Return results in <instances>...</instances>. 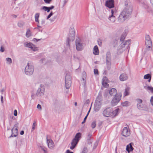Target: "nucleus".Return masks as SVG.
<instances>
[{"label":"nucleus","mask_w":153,"mask_h":153,"mask_svg":"<svg viewBox=\"0 0 153 153\" xmlns=\"http://www.w3.org/2000/svg\"><path fill=\"white\" fill-rule=\"evenodd\" d=\"M25 24L24 22L20 21L18 23V25L19 27H22Z\"/></svg>","instance_id":"nucleus-34"},{"label":"nucleus","mask_w":153,"mask_h":153,"mask_svg":"<svg viewBox=\"0 0 153 153\" xmlns=\"http://www.w3.org/2000/svg\"><path fill=\"white\" fill-rule=\"evenodd\" d=\"M6 61L9 64H11L12 62L11 59L10 58H6Z\"/></svg>","instance_id":"nucleus-39"},{"label":"nucleus","mask_w":153,"mask_h":153,"mask_svg":"<svg viewBox=\"0 0 153 153\" xmlns=\"http://www.w3.org/2000/svg\"><path fill=\"white\" fill-rule=\"evenodd\" d=\"M31 36V33L29 29L27 30L26 33V36L27 37H29Z\"/></svg>","instance_id":"nucleus-31"},{"label":"nucleus","mask_w":153,"mask_h":153,"mask_svg":"<svg viewBox=\"0 0 153 153\" xmlns=\"http://www.w3.org/2000/svg\"><path fill=\"white\" fill-rule=\"evenodd\" d=\"M146 49L147 51H150L152 50V45H146Z\"/></svg>","instance_id":"nucleus-33"},{"label":"nucleus","mask_w":153,"mask_h":153,"mask_svg":"<svg viewBox=\"0 0 153 153\" xmlns=\"http://www.w3.org/2000/svg\"><path fill=\"white\" fill-rule=\"evenodd\" d=\"M48 146L50 149H52L54 146V144L51 139H48L47 138Z\"/></svg>","instance_id":"nucleus-17"},{"label":"nucleus","mask_w":153,"mask_h":153,"mask_svg":"<svg viewBox=\"0 0 153 153\" xmlns=\"http://www.w3.org/2000/svg\"><path fill=\"white\" fill-rule=\"evenodd\" d=\"M88 143L89 144H91V142L90 140V139H88Z\"/></svg>","instance_id":"nucleus-64"},{"label":"nucleus","mask_w":153,"mask_h":153,"mask_svg":"<svg viewBox=\"0 0 153 153\" xmlns=\"http://www.w3.org/2000/svg\"><path fill=\"white\" fill-rule=\"evenodd\" d=\"M144 78L145 79H148L149 78H150L148 80L149 82H150L151 80L150 75L149 74H146L144 76Z\"/></svg>","instance_id":"nucleus-32"},{"label":"nucleus","mask_w":153,"mask_h":153,"mask_svg":"<svg viewBox=\"0 0 153 153\" xmlns=\"http://www.w3.org/2000/svg\"><path fill=\"white\" fill-rule=\"evenodd\" d=\"M101 106L100 105H97V104H94V110L95 111H98L100 109Z\"/></svg>","instance_id":"nucleus-26"},{"label":"nucleus","mask_w":153,"mask_h":153,"mask_svg":"<svg viewBox=\"0 0 153 153\" xmlns=\"http://www.w3.org/2000/svg\"><path fill=\"white\" fill-rule=\"evenodd\" d=\"M152 102H153V97H152L150 99V102L151 104L152 103Z\"/></svg>","instance_id":"nucleus-61"},{"label":"nucleus","mask_w":153,"mask_h":153,"mask_svg":"<svg viewBox=\"0 0 153 153\" xmlns=\"http://www.w3.org/2000/svg\"><path fill=\"white\" fill-rule=\"evenodd\" d=\"M108 92L110 95L113 96L117 94V91L116 89L114 88H112L110 90L108 91Z\"/></svg>","instance_id":"nucleus-18"},{"label":"nucleus","mask_w":153,"mask_h":153,"mask_svg":"<svg viewBox=\"0 0 153 153\" xmlns=\"http://www.w3.org/2000/svg\"><path fill=\"white\" fill-rule=\"evenodd\" d=\"M39 13H36L35 14V21L37 22L38 24H39Z\"/></svg>","instance_id":"nucleus-30"},{"label":"nucleus","mask_w":153,"mask_h":153,"mask_svg":"<svg viewBox=\"0 0 153 153\" xmlns=\"http://www.w3.org/2000/svg\"><path fill=\"white\" fill-rule=\"evenodd\" d=\"M128 78L127 75L125 74H121L120 76V79L121 81H124L127 80Z\"/></svg>","instance_id":"nucleus-19"},{"label":"nucleus","mask_w":153,"mask_h":153,"mask_svg":"<svg viewBox=\"0 0 153 153\" xmlns=\"http://www.w3.org/2000/svg\"><path fill=\"white\" fill-rule=\"evenodd\" d=\"M96 126V121L93 122L91 124V127L92 128H94Z\"/></svg>","instance_id":"nucleus-38"},{"label":"nucleus","mask_w":153,"mask_h":153,"mask_svg":"<svg viewBox=\"0 0 153 153\" xmlns=\"http://www.w3.org/2000/svg\"><path fill=\"white\" fill-rule=\"evenodd\" d=\"M78 142L77 140H76L75 139H73L71 143L70 149L72 150L74 149L76 147Z\"/></svg>","instance_id":"nucleus-15"},{"label":"nucleus","mask_w":153,"mask_h":153,"mask_svg":"<svg viewBox=\"0 0 153 153\" xmlns=\"http://www.w3.org/2000/svg\"><path fill=\"white\" fill-rule=\"evenodd\" d=\"M102 84L105 87H108V85L106 82H105L104 81H102Z\"/></svg>","instance_id":"nucleus-46"},{"label":"nucleus","mask_w":153,"mask_h":153,"mask_svg":"<svg viewBox=\"0 0 153 153\" xmlns=\"http://www.w3.org/2000/svg\"><path fill=\"white\" fill-rule=\"evenodd\" d=\"M1 101L2 103H3V97L2 96H1Z\"/></svg>","instance_id":"nucleus-62"},{"label":"nucleus","mask_w":153,"mask_h":153,"mask_svg":"<svg viewBox=\"0 0 153 153\" xmlns=\"http://www.w3.org/2000/svg\"><path fill=\"white\" fill-rule=\"evenodd\" d=\"M81 134L80 132H79L76 134L74 138L73 139H75L76 140H77V141L78 142L80 138L81 137Z\"/></svg>","instance_id":"nucleus-22"},{"label":"nucleus","mask_w":153,"mask_h":153,"mask_svg":"<svg viewBox=\"0 0 153 153\" xmlns=\"http://www.w3.org/2000/svg\"><path fill=\"white\" fill-rule=\"evenodd\" d=\"M106 64L107 65V68L108 70H109L111 68V62L107 59V57Z\"/></svg>","instance_id":"nucleus-27"},{"label":"nucleus","mask_w":153,"mask_h":153,"mask_svg":"<svg viewBox=\"0 0 153 153\" xmlns=\"http://www.w3.org/2000/svg\"><path fill=\"white\" fill-rule=\"evenodd\" d=\"M121 97V94L120 93L116 94L111 101V105L113 106L116 105L120 100Z\"/></svg>","instance_id":"nucleus-6"},{"label":"nucleus","mask_w":153,"mask_h":153,"mask_svg":"<svg viewBox=\"0 0 153 153\" xmlns=\"http://www.w3.org/2000/svg\"><path fill=\"white\" fill-rule=\"evenodd\" d=\"M48 8L50 9V10H52L54 8V6H51L50 7H49Z\"/></svg>","instance_id":"nucleus-63"},{"label":"nucleus","mask_w":153,"mask_h":153,"mask_svg":"<svg viewBox=\"0 0 153 153\" xmlns=\"http://www.w3.org/2000/svg\"><path fill=\"white\" fill-rule=\"evenodd\" d=\"M118 45L117 40L115 39L114 40V43H113V46L114 47Z\"/></svg>","instance_id":"nucleus-44"},{"label":"nucleus","mask_w":153,"mask_h":153,"mask_svg":"<svg viewBox=\"0 0 153 153\" xmlns=\"http://www.w3.org/2000/svg\"><path fill=\"white\" fill-rule=\"evenodd\" d=\"M36 125V122H34L33 125L32 131H33L34 130L35 128Z\"/></svg>","instance_id":"nucleus-49"},{"label":"nucleus","mask_w":153,"mask_h":153,"mask_svg":"<svg viewBox=\"0 0 153 153\" xmlns=\"http://www.w3.org/2000/svg\"><path fill=\"white\" fill-rule=\"evenodd\" d=\"M40 147L44 151V153H47V151L45 150V149L44 148H43V147L41 146H40Z\"/></svg>","instance_id":"nucleus-52"},{"label":"nucleus","mask_w":153,"mask_h":153,"mask_svg":"<svg viewBox=\"0 0 153 153\" xmlns=\"http://www.w3.org/2000/svg\"><path fill=\"white\" fill-rule=\"evenodd\" d=\"M126 36L124 34H122L120 39V40L121 41H123L125 39Z\"/></svg>","instance_id":"nucleus-41"},{"label":"nucleus","mask_w":153,"mask_h":153,"mask_svg":"<svg viewBox=\"0 0 153 153\" xmlns=\"http://www.w3.org/2000/svg\"><path fill=\"white\" fill-rule=\"evenodd\" d=\"M93 51V53L94 55H98L99 54V51L97 45H96L94 47Z\"/></svg>","instance_id":"nucleus-21"},{"label":"nucleus","mask_w":153,"mask_h":153,"mask_svg":"<svg viewBox=\"0 0 153 153\" xmlns=\"http://www.w3.org/2000/svg\"><path fill=\"white\" fill-rule=\"evenodd\" d=\"M34 70L33 63L31 61H28L25 68V73L27 75H30L33 74Z\"/></svg>","instance_id":"nucleus-3"},{"label":"nucleus","mask_w":153,"mask_h":153,"mask_svg":"<svg viewBox=\"0 0 153 153\" xmlns=\"http://www.w3.org/2000/svg\"><path fill=\"white\" fill-rule=\"evenodd\" d=\"M41 23L42 25H44L45 23V20L44 19L42 20L41 22Z\"/></svg>","instance_id":"nucleus-53"},{"label":"nucleus","mask_w":153,"mask_h":153,"mask_svg":"<svg viewBox=\"0 0 153 153\" xmlns=\"http://www.w3.org/2000/svg\"><path fill=\"white\" fill-rule=\"evenodd\" d=\"M137 108L140 110L143 109V105L142 103L141 104H137Z\"/></svg>","instance_id":"nucleus-35"},{"label":"nucleus","mask_w":153,"mask_h":153,"mask_svg":"<svg viewBox=\"0 0 153 153\" xmlns=\"http://www.w3.org/2000/svg\"><path fill=\"white\" fill-rule=\"evenodd\" d=\"M76 50L78 51H81L83 49V46L80 39L78 38L76 40Z\"/></svg>","instance_id":"nucleus-10"},{"label":"nucleus","mask_w":153,"mask_h":153,"mask_svg":"<svg viewBox=\"0 0 153 153\" xmlns=\"http://www.w3.org/2000/svg\"><path fill=\"white\" fill-rule=\"evenodd\" d=\"M105 6L110 8H114V0H107L105 3Z\"/></svg>","instance_id":"nucleus-12"},{"label":"nucleus","mask_w":153,"mask_h":153,"mask_svg":"<svg viewBox=\"0 0 153 153\" xmlns=\"http://www.w3.org/2000/svg\"><path fill=\"white\" fill-rule=\"evenodd\" d=\"M53 13L52 11H51L50 14L48 16L47 19H49L53 15Z\"/></svg>","instance_id":"nucleus-48"},{"label":"nucleus","mask_w":153,"mask_h":153,"mask_svg":"<svg viewBox=\"0 0 153 153\" xmlns=\"http://www.w3.org/2000/svg\"><path fill=\"white\" fill-rule=\"evenodd\" d=\"M40 40V39H36L35 38H34L33 39V41L35 42H37L39 41V40Z\"/></svg>","instance_id":"nucleus-59"},{"label":"nucleus","mask_w":153,"mask_h":153,"mask_svg":"<svg viewBox=\"0 0 153 153\" xmlns=\"http://www.w3.org/2000/svg\"><path fill=\"white\" fill-rule=\"evenodd\" d=\"M56 17H57V16H53L52 18H50L49 19V20L51 22H53L55 20Z\"/></svg>","instance_id":"nucleus-42"},{"label":"nucleus","mask_w":153,"mask_h":153,"mask_svg":"<svg viewBox=\"0 0 153 153\" xmlns=\"http://www.w3.org/2000/svg\"><path fill=\"white\" fill-rule=\"evenodd\" d=\"M117 12V10L116 8H113L111 10V15L109 16L108 19L111 22H114L116 20L115 16Z\"/></svg>","instance_id":"nucleus-8"},{"label":"nucleus","mask_w":153,"mask_h":153,"mask_svg":"<svg viewBox=\"0 0 153 153\" xmlns=\"http://www.w3.org/2000/svg\"><path fill=\"white\" fill-rule=\"evenodd\" d=\"M87 116H86L84 118V119L83 121L82 122V124H83L85 122L87 118Z\"/></svg>","instance_id":"nucleus-54"},{"label":"nucleus","mask_w":153,"mask_h":153,"mask_svg":"<svg viewBox=\"0 0 153 153\" xmlns=\"http://www.w3.org/2000/svg\"><path fill=\"white\" fill-rule=\"evenodd\" d=\"M69 32V34L67 40V45L68 48L70 46V42L73 41L75 39V32L74 27L70 28Z\"/></svg>","instance_id":"nucleus-4"},{"label":"nucleus","mask_w":153,"mask_h":153,"mask_svg":"<svg viewBox=\"0 0 153 153\" xmlns=\"http://www.w3.org/2000/svg\"><path fill=\"white\" fill-rule=\"evenodd\" d=\"M71 77L68 74H67L65 77V81H71Z\"/></svg>","instance_id":"nucleus-29"},{"label":"nucleus","mask_w":153,"mask_h":153,"mask_svg":"<svg viewBox=\"0 0 153 153\" xmlns=\"http://www.w3.org/2000/svg\"><path fill=\"white\" fill-rule=\"evenodd\" d=\"M86 77V73L85 72H83L82 73V79L83 81V82L84 83V84L85 83Z\"/></svg>","instance_id":"nucleus-25"},{"label":"nucleus","mask_w":153,"mask_h":153,"mask_svg":"<svg viewBox=\"0 0 153 153\" xmlns=\"http://www.w3.org/2000/svg\"><path fill=\"white\" fill-rule=\"evenodd\" d=\"M145 88L147 89L150 90L152 93H153V88L149 86H147L146 88Z\"/></svg>","instance_id":"nucleus-36"},{"label":"nucleus","mask_w":153,"mask_h":153,"mask_svg":"<svg viewBox=\"0 0 153 153\" xmlns=\"http://www.w3.org/2000/svg\"><path fill=\"white\" fill-rule=\"evenodd\" d=\"M19 124L18 123L14 125L13 128L11 129L12 134L11 135L12 137H16L18 134ZM11 137V136L10 137Z\"/></svg>","instance_id":"nucleus-7"},{"label":"nucleus","mask_w":153,"mask_h":153,"mask_svg":"<svg viewBox=\"0 0 153 153\" xmlns=\"http://www.w3.org/2000/svg\"><path fill=\"white\" fill-rule=\"evenodd\" d=\"M37 107L38 109H39L40 110H41L42 109L41 106L39 104H38L37 105Z\"/></svg>","instance_id":"nucleus-55"},{"label":"nucleus","mask_w":153,"mask_h":153,"mask_svg":"<svg viewBox=\"0 0 153 153\" xmlns=\"http://www.w3.org/2000/svg\"><path fill=\"white\" fill-rule=\"evenodd\" d=\"M43 9L45 11H47L48 12H49L50 11V10L49 8L48 7L44 6L43 7Z\"/></svg>","instance_id":"nucleus-40"},{"label":"nucleus","mask_w":153,"mask_h":153,"mask_svg":"<svg viewBox=\"0 0 153 153\" xmlns=\"http://www.w3.org/2000/svg\"><path fill=\"white\" fill-rule=\"evenodd\" d=\"M108 93V91H105L104 95V97L106 98H109Z\"/></svg>","instance_id":"nucleus-37"},{"label":"nucleus","mask_w":153,"mask_h":153,"mask_svg":"<svg viewBox=\"0 0 153 153\" xmlns=\"http://www.w3.org/2000/svg\"><path fill=\"white\" fill-rule=\"evenodd\" d=\"M121 105L123 106H128L130 105V103L128 101H126L122 102Z\"/></svg>","instance_id":"nucleus-28"},{"label":"nucleus","mask_w":153,"mask_h":153,"mask_svg":"<svg viewBox=\"0 0 153 153\" xmlns=\"http://www.w3.org/2000/svg\"><path fill=\"white\" fill-rule=\"evenodd\" d=\"M94 73L95 74H98V71L97 69H95L94 70Z\"/></svg>","instance_id":"nucleus-51"},{"label":"nucleus","mask_w":153,"mask_h":153,"mask_svg":"<svg viewBox=\"0 0 153 153\" xmlns=\"http://www.w3.org/2000/svg\"><path fill=\"white\" fill-rule=\"evenodd\" d=\"M129 90L130 88H127L125 89V91L123 93L124 97L128 96L129 94Z\"/></svg>","instance_id":"nucleus-23"},{"label":"nucleus","mask_w":153,"mask_h":153,"mask_svg":"<svg viewBox=\"0 0 153 153\" xmlns=\"http://www.w3.org/2000/svg\"><path fill=\"white\" fill-rule=\"evenodd\" d=\"M45 91L44 86L42 85H40L38 88L35 95V97H40L44 94Z\"/></svg>","instance_id":"nucleus-5"},{"label":"nucleus","mask_w":153,"mask_h":153,"mask_svg":"<svg viewBox=\"0 0 153 153\" xmlns=\"http://www.w3.org/2000/svg\"><path fill=\"white\" fill-rule=\"evenodd\" d=\"M132 10V7L131 2L129 0L126 1L124 8L118 18V21L120 23L123 22L128 18Z\"/></svg>","instance_id":"nucleus-1"},{"label":"nucleus","mask_w":153,"mask_h":153,"mask_svg":"<svg viewBox=\"0 0 153 153\" xmlns=\"http://www.w3.org/2000/svg\"><path fill=\"white\" fill-rule=\"evenodd\" d=\"M5 51V48L3 46H1L0 47V51L3 52Z\"/></svg>","instance_id":"nucleus-47"},{"label":"nucleus","mask_w":153,"mask_h":153,"mask_svg":"<svg viewBox=\"0 0 153 153\" xmlns=\"http://www.w3.org/2000/svg\"><path fill=\"white\" fill-rule=\"evenodd\" d=\"M131 42V40L128 39L126 40L125 42H123L120 44L119 47V49H121L123 48H127L129 45L130 43Z\"/></svg>","instance_id":"nucleus-11"},{"label":"nucleus","mask_w":153,"mask_h":153,"mask_svg":"<svg viewBox=\"0 0 153 153\" xmlns=\"http://www.w3.org/2000/svg\"><path fill=\"white\" fill-rule=\"evenodd\" d=\"M88 150L86 147H84L81 153H87Z\"/></svg>","instance_id":"nucleus-43"},{"label":"nucleus","mask_w":153,"mask_h":153,"mask_svg":"<svg viewBox=\"0 0 153 153\" xmlns=\"http://www.w3.org/2000/svg\"><path fill=\"white\" fill-rule=\"evenodd\" d=\"M98 142H96L94 144V146L93 147V149H95L96 147L98 145Z\"/></svg>","instance_id":"nucleus-50"},{"label":"nucleus","mask_w":153,"mask_h":153,"mask_svg":"<svg viewBox=\"0 0 153 153\" xmlns=\"http://www.w3.org/2000/svg\"><path fill=\"white\" fill-rule=\"evenodd\" d=\"M24 45L25 47L30 48L33 51H36L38 50V48L30 42H25Z\"/></svg>","instance_id":"nucleus-9"},{"label":"nucleus","mask_w":153,"mask_h":153,"mask_svg":"<svg viewBox=\"0 0 153 153\" xmlns=\"http://www.w3.org/2000/svg\"><path fill=\"white\" fill-rule=\"evenodd\" d=\"M66 153H74L73 152H71V151L69 150L68 149L66 151Z\"/></svg>","instance_id":"nucleus-60"},{"label":"nucleus","mask_w":153,"mask_h":153,"mask_svg":"<svg viewBox=\"0 0 153 153\" xmlns=\"http://www.w3.org/2000/svg\"><path fill=\"white\" fill-rule=\"evenodd\" d=\"M46 3H49L51 0H44Z\"/></svg>","instance_id":"nucleus-58"},{"label":"nucleus","mask_w":153,"mask_h":153,"mask_svg":"<svg viewBox=\"0 0 153 153\" xmlns=\"http://www.w3.org/2000/svg\"><path fill=\"white\" fill-rule=\"evenodd\" d=\"M14 115L15 116H16L17 115V112L16 110H15L14 111Z\"/></svg>","instance_id":"nucleus-56"},{"label":"nucleus","mask_w":153,"mask_h":153,"mask_svg":"<svg viewBox=\"0 0 153 153\" xmlns=\"http://www.w3.org/2000/svg\"><path fill=\"white\" fill-rule=\"evenodd\" d=\"M130 134V132L128 128L126 127L124 128L122 133V135L125 137H127Z\"/></svg>","instance_id":"nucleus-14"},{"label":"nucleus","mask_w":153,"mask_h":153,"mask_svg":"<svg viewBox=\"0 0 153 153\" xmlns=\"http://www.w3.org/2000/svg\"><path fill=\"white\" fill-rule=\"evenodd\" d=\"M119 110V108H117L113 111L112 108L109 107L106 108L104 110L102 114L105 117L112 116L114 117L117 114Z\"/></svg>","instance_id":"nucleus-2"},{"label":"nucleus","mask_w":153,"mask_h":153,"mask_svg":"<svg viewBox=\"0 0 153 153\" xmlns=\"http://www.w3.org/2000/svg\"><path fill=\"white\" fill-rule=\"evenodd\" d=\"M145 42L146 45H152V42L149 35L146 36Z\"/></svg>","instance_id":"nucleus-16"},{"label":"nucleus","mask_w":153,"mask_h":153,"mask_svg":"<svg viewBox=\"0 0 153 153\" xmlns=\"http://www.w3.org/2000/svg\"><path fill=\"white\" fill-rule=\"evenodd\" d=\"M137 102V104H141V103H142L143 101L141 99H137L136 100Z\"/></svg>","instance_id":"nucleus-45"},{"label":"nucleus","mask_w":153,"mask_h":153,"mask_svg":"<svg viewBox=\"0 0 153 153\" xmlns=\"http://www.w3.org/2000/svg\"><path fill=\"white\" fill-rule=\"evenodd\" d=\"M132 143H130L129 144L126 146V150L129 153L130 151H132L134 148L132 146Z\"/></svg>","instance_id":"nucleus-20"},{"label":"nucleus","mask_w":153,"mask_h":153,"mask_svg":"<svg viewBox=\"0 0 153 153\" xmlns=\"http://www.w3.org/2000/svg\"><path fill=\"white\" fill-rule=\"evenodd\" d=\"M150 2L151 4V6L153 9V0H150Z\"/></svg>","instance_id":"nucleus-57"},{"label":"nucleus","mask_w":153,"mask_h":153,"mask_svg":"<svg viewBox=\"0 0 153 153\" xmlns=\"http://www.w3.org/2000/svg\"><path fill=\"white\" fill-rule=\"evenodd\" d=\"M102 94L101 92H99L98 95L97 97V98L95 104H97V105H100V106H101L102 104Z\"/></svg>","instance_id":"nucleus-13"},{"label":"nucleus","mask_w":153,"mask_h":153,"mask_svg":"<svg viewBox=\"0 0 153 153\" xmlns=\"http://www.w3.org/2000/svg\"><path fill=\"white\" fill-rule=\"evenodd\" d=\"M71 81H65V87L66 89H68L70 87L71 85Z\"/></svg>","instance_id":"nucleus-24"}]
</instances>
